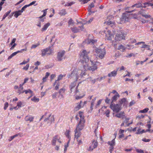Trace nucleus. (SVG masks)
I'll list each match as a JSON object with an SVG mask.
<instances>
[{
  "label": "nucleus",
  "instance_id": "1",
  "mask_svg": "<svg viewBox=\"0 0 153 153\" xmlns=\"http://www.w3.org/2000/svg\"><path fill=\"white\" fill-rule=\"evenodd\" d=\"M91 62V66H89L88 63H86L83 65V67L79 68H75L74 69L71 74V75L68 76L69 78H71L75 81L78 80H80L86 74L85 71L87 70L94 71L97 68L96 62H93L90 60Z\"/></svg>",
  "mask_w": 153,
  "mask_h": 153
},
{
  "label": "nucleus",
  "instance_id": "2",
  "mask_svg": "<svg viewBox=\"0 0 153 153\" xmlns=\"http://www.w3.org/2000/svg\"><path fill=\"white\" fill-rule=\"evenodd\" d=\"M90 53V51H87L85 50H82L80 53V56L82 59L83 65L86 63H88L89 61V57L88 54Z\"/></svg>",
  "mask_w": 153,
  "mask_h": 153
},
{
  "label": "nucleus",
  "instance_id": "3",
  "mask_svg": "<svg viewBox=\"0 0 153 153\" xmlns=\"http://www.w3.org/2000/svg\"><path fill=\"white\" fill-rule=\"evenodd\" d=\"M41 55L43 57L46 55H50L53 53V50L51 47H48L41 50Z\"/></svg>",
  "mask_w": 153,
  "mask_h": 153
},
{
  "label": "nucleus",
  "instance_id": "4",
  "mask_svg": "<svg viewBox=\"0 0 153 153\" xmlns=\"http://www.w3.org/2000/svg\"><path fill=\"white\" fill-rule=\"evenodd\" d=\"M95 50L97 56L100 59H103L106 53L105 49H102L99 48H96Z\"/></svg>",
  "mask_w": 153,
  "mask_h": 153
},
{
  "label": "nucleus",
  "instance_id": "5",
  "mask_svg": "<svg viewBox=\"0 0 153 153\" xmlns=\"http://www.w3.org/2000/svg\"><path fill=\"white\" fill-rule=\"evenodd\" d=\"M115 35V32L113 31L112 32L108 29L107 27L105 28L104 30L103 35H105L106 38H113Z\"/></svg>",
  "mask_w": 153,
  "mask_h": 153
},
{
  "label": "nucleus",
  "instance_id": "6",
  "mask_svg": "<svg viewBox=\"0 0 153 153\" xmlns=\"http://www.w3.org/2000/svg\"><path fill=\"white\" fill-rule=\"evenodd\" d=\"M113 17L112 16H108L106 21L104 22V24H106L107 25H111L112 28H114L115 27V23L113 20Z\"/></svg>",
  "mask_w": 153,
  "mask_h": 153
},
{
  "label": "nucleus",
  "instance_id": "7",
  "mask_svg": "<svg viewBox=\"0 0 153 153\" xmlns=\"http://www.w3.org/2000/svg\"><path fill=\"white\" fill-rule=\"evenodd\" d=\"M111 108L114 112H118L121 110V105L119 104H111L110 106Z\"/></svg>",
  "mask_w": 153,
  "mask_h": 153
},
{
  "label": "nucleus",
  "instance_id": "8",
  "mask_svg": "<svg viewBox=\"0 0 153 153\" xmlns=\"http://www.w3.org/2000/svg\"><path fill=\"white\" fill-rule=\"evenodd\" d=\"M65 53V51H60L57 53V59L58 61H61L65 59L64 56Z\"/></svg>",
  "mask_w": 153,
  "mask_h": 153
},
{
  "label": "nucleus",
  "instance_id": "9",
  "mask_svg": "<svg viewBox=\"0 0 153 153\" xmlns=\"http://www.w3.org/2000/svg\"><path fill=\"white\" fill-rule=\"evenodd\" d=\"M57 142L61 143L62 142L60 140V138L58 135H56L54 136L52 141V144L53 145L56 146Z\"/></svg>",
  "mask_w": 153,
  "mask_h": 153
},
{
  "label": "nucleus",
  "instance_id": "10",
  "mask_svg": "<svg viewBox=\"0 0 153 153\" xmlns=\"http://www.w3.org/2000/svg\"><path fill=\"white\" fill-rule=\"evenodd\" d=\"M97 142L94 140H93L92 143H91V145L88 149V150L89 151H92L94 149L96 148L97 147Z\"/></svg>",
  "mask_w": 153,
  "mask_h": 153
},
{
  "label": "nucleus",
  "instance_id": "11",
  "mask_svg": "<svg viewBox=\"0 0 153 153\" xmlns=\"http://www.w3.org/2000/svg\"><path fill=\"white\" fill-rule=\"evenodd\" d=\"M27 51V48H26L24 49H21L20 51H17L14 52L12 53L10 56H9L8 58V60H9L10 59H11L12 57L16 55V54H17L18 53H22L23 51Z\"/></svg>",
  "mask_w": 153,
  "mask_h": 153
},
{
  "label": "nucleus",
  "instance_id": "12",
  "mask_svg": "<svg viewBox=\"0 0 153 153\" xmlns=\"http://www.w3.org/2000/svg\"><path fill=\"white\" fill-rule=\"evenodd\" d=\"M48 120V123L50 124H51L52 122H54V116L53 115H51V114H50L48 117L45 118L44 120V121L45 122H46Z\"/></svg>",
  "mask_w": 153,
  "mask_h": 153
},
{
  "label": "nucleus",
  "instance_id": "13",
  "mask_svg": "<svg viewBox=\"0 0 153 153\" xmlns=\"http://www.w3.org/2000/svg\"><path fill=\"white\" fill-rule=\"evenodd\" d=\"M145 11L143 9H141L140 11V14H141L143 16L145 17L146 18H150L151 17V16L146 14L145 13Z\"/></svg>",
  "mask_w": 153,
  "mask_h": 153
},
{
  "label": "nucleus",
  "instance_id": "14",
  "mask_svg": "<svg viewBox=\"0 0 153 153\" xmlns=\"http://www.w3.org/2000/svg\"><path fill=\"white\" fill-rule=\"evenodd\" d=\"M84 123H83L82 122H81V121H80L79 123L76 126V130L79 131H80L82 130L84 126Z\"/></svg>",
  "mask_w": 153,
  "mask_h": 153
},
{
  "label": "nucleus",
  "instance_id": "15",
  "mask_svg": "<svg viewBox=\"0 0 153 153\" xmlns=\"http://www.w3.org/2000/svg\"><path fill=\"white\" fill-rule=\"evenodd\" d=\"M145 42H139L136 43V45L142 44V46L141 47V48H146L148 50H150V46L147 45L145 44Z\"/></svg>",
  "mask_w": 153,
  "mask_h": 153
},
{
  "label": "nucleus",
  "instance_id": "16",
  "mask_svg": "<svg viewBox=\"0 0 153 153\" xmlns=\"http://www.w3.org/2000/svg\"><path fill=\"white\" fill-rule=\"evenodd\" d=\"M115 116L117 117L122 119L126 118L125 113L123 111H121L120 113H117L116 114Z\"/></svg>",
  "mask_w": 153,
  "mask_h": 153
},
{
  "label": "nucleus",
  "instance_id": "17",
  "mask_svg": "<svg viewBox=\"0 0 153 153\" xmlns=\"http://www.w3.org/2000/svg\"><path fill=\"white\" fill-rule=\"evenodd\" d=\"M97 41V40L96 39H86L85 41V42L87 44L91 45L95 43Z\"/></svg>",
  "mask_w": 153,
  "mask_h": 153
},
{
  "label": "nucleus",
  "instance_id": "18",
  "mask_svg": "<svg viewBox=\"0 0 153 153\" xmlns=\"http://www.w3.org/2000/svg\"><path fill=\"white\" fill-rule=\"evenodd\" d=\"M127 103L128 102L126 98H123L119 100V104L121 106L122 104L125 105H126Z\"/></svg>",
  "mask_w": 153,
  "mask_h": 153
},
{
  "label": "nucleus",
  "instance_id": "19",
  "mask_svg": "<svg viewBox=\"0 0 153 153\" xmlns=\"http://www.w3.org/2000/svg\"><path fill=\"white\" fill-rule=\"evenodd\" d=\"M34 117L31 116L27 115L26 116L25 118V120L26 121H29L30 122H32L33 121Z\"/></svg>",
  "mask_w": 153,
  "mask_h": 153
},
{
  "label": "nucleus",
  "instance_id": "20",
  "mask_svg": "<svg viewBox=\"0 0 153 153\" xmlns=\"http://www.w3.org/2000/svg\"><path fill=\"white\" fill-rule=\"evenodd\" d=\"M117 71L114 70L108 74V76L109 77H115L117 75Z\"/></svg>",
  "mask_w": 153,
  "mask_h": 153
},
{
  "label": "nucleus",
  "instance_id": "21",
  "mask_svg": "<svg viewBox=\"0 0 153 153\" xmlns=\"http://www.w3.org/2000/svg\"><path fill=\"white\" fill-rule=\"evenodd\" d=\"M81 134L80 131H79L76 130H75L74 138L76 139H78V138L80 137Z\"/></svg>",
  "mask_w": 153,
  "mask_h": 153
},
{
  "label": "nucleus",
  "instance_id": "22",
  "mask_svg": "<svg viewBox=\"0 0 153 153\" xmlns=\"http://www.w3.org/2000/svg\"><path fill=\"white\" fill-rule=\"evenodd\" d=\"M23 85L21 84L19 85V87L18 88V90L17 92V93L19 95L21 93H24Z\"/></svg>",
  "mask_w": 153,
  "mask_h": 153
},
{
  "label": "nucleus",
  "instance_id": "23",
  "mask_svg": "<svg viewBox=\"0 0 153 153\" xmlns=\"http://www.w3.org/2000/svg\"><path fill=\"white\" fill-rule=\"evenodd\" d=\"M50 25V23L48 22L45 24L43 26V27L42 28L41 31L42 32L46 30L49 26Z\"/></svg>",
  "mask_w": 153,
  "mask_h": 153
},
{
  "label": "nucleus",
  "instance_id": "24",
  "mask_svg": "<svg viewBox=\"0 0 153 153\" xmlns=\"http://www.w3.org/2000/svg\"><path fill=\"white\" fill-rule=\"evenodd\" d=\"M96 97H95L91 101V106L90 108L91 111H92L93 109V107L94 105L95 101L96 100Z\"/></svg>",
  "mask_w": 153,
  "mask_h": 153
},
{
  "label": "nucleus",
  "instance_id": "25",
  "mask_svg": "<svg viewBox=\"0 0 153 153\" xmlns=\"http://www.w3.org/2000/svg\"><path fill=\"white\" fill-rule=\"evenodd\" d=\"M79 115L80 118V121H81V122H82L83 123H85V120H84L83 113L82 112H79V114L78 116Z\"/></svg>",
  "mask_w": 153,
  "mask_h": 153
},
{
  "label": "nucleus",
  "instance_id": "26",
  "mask_svg": "<svg viewBox=\"0 0 153 153\" xmlns=\"http://www.w3.org/2000/svg\"><path fill=\"white\" fill-rule=\"evenodd\" d=\"M16 39H13L11 42L10 44V45L12 46V47L10 48V50H13L16 46V44L15 43Z\"/></svg>",
  "mask_w": 153,
  "mask_h": 153
},
{
  "label": "nucleus",
  "instance_id": "27",
  "mask_svg": "<svg viewBox=\"0 0 153 153\" xmlns=\"http://www.w3.org/2000/svg\"><path fill=\"white\" fill-rule=\"evenodd\" d=\"M82 101H80L79 103H77V106L75 108V109L76 111H77L80 109L81 108H82L83 105H82Z\"/></svg>",
  "mask_w": 153,
  "mask_h": 153
},
{
  "label": "nucleus",
  "instance_id": "28",
  "mask_svg": "<svg viewBox=\"0 0 153 153\" xmlns=\"http://www.w3.org/2000/svg\"><path fill=\"white\" fill-rule=\"evenodd\" d=\"M130 19L129 16L128 15H126L125 14H123L122 16V19L124 20L125 21L128 22Z\"/></svg>",
  "mask_w": 153,
  "mask_h": 153
},
{
  "label": "nucleus",
  "instance_id": "29",
  "mask_svg": "<svg viewBox=\"0 0 153 153\" xmlns=\"http://www.w3.org/2000/svg\"><path fill=\"white\" fill-rule=\"evenodd\" d=\"M116 36L119 38H124L125 37L124 34L122 32H120L119 33H117L116 35Z\"/></svg>",
  "mask_w": 153,
  "mask_h": 153
},
{
  "label": "nucleus",
  "instance_id": "30",
  "mask_svg": "<svg viewBox=\"0 0 153 153\" xmlns=\"http://www.w3.org/2000/svg\"><path fill=\"white\" fill-rule=\"evenodd\" d=\"M66 13L67 12H66V10L65 9L61 10L59 13V14L61 16H64L66 14Z\"/></svg>",
  "mask_w": 153,
  "mask_h": 153
},
{
  "label": "nucleus",
  "instance_id": "31",
  "mask_svg": "<svg viewBox=\"0 0 153 153\" xmlns=\"http://www.w3.org/2000/svg\"><path fill=\"white\" fill-rule=\"evenodd\" d=\"M76 85V83L75 82H72L71 83L70 86V90L71 92L73 91V90L74 89V88Z\"/></svg>",
  "mask_w": 153,
  "mask_h": 153
},
{
  "label": "nucleus",
  "instance_id": "32",
  "mask_svg": "<svg viewBox=\"0 0 153 153\" xmlns=\"http://www.w3.org/2000/svg\"><path fill=\"white\" fill-rule=\"evenodd\" d=\"M136 7L137 8H140L141 7H143V5L141 3L139 2L134 4L131 6L132 7Z\"/></svg>",
  "mask_w": 153,
  "mask_h": 153
},
{
  "label": "nucleus",
  "instance_id": "33",
  "mask_svg": "<svg viewBox=\"0 0 153 153\" xmlns=\"http://www.w3.org/2000/svg\"><path fill=\"white\" fill-rule=\"evenodd\" d=\"M15 13L14 16L16 18H17L19 16L22 14V13L19 11H15L13 13V14Z\"/></svg>",
  "mask_w": 153,
  "mask_h": 153
},
{
  "label": "nucleus",
  "instance_id": "34",
  "mask_svg": "<svg viewBox=\"0 0 153 153\" xmlns=\"http://www.w3.org/2000/svg\"><path fill=\"white\" fill-rule=\"evenodd\" d=\"M70 131L69 130H67L65 132V135H66L67 137L69 140H71V137L69 135Z\"/></svg>",
  "mask_w": 153,
  "mask_h": 153
},
{
  "label": "nucleus",
  "instance_id": "35",
  "mask_svg": "<svg viewBox=\"0 0 153 153\" xmlns=\"http://www.w3.org/2000/svg\"><path fill=\"white\" fill-rule=\"evenodd\" d=\"M126 48L123 46L122 45H120L118 48V49L120 50L121 51L124 52Z\"/></svg>",
  "mask_w": 153,
  "mask_h": 153
},
{
  "label": "nucleus",
  "instance_id": "36",
  "mask_svg": "<svg viewBox=\"0 0 153 153\" xmlns=\"http://www.w3.org/2000/svg\"><path fill=\"white\" fill-rule=\"evenodd\" d=\"M108 143L109 145L111 146H114L115 144V139H113L111 141L108 142Z\"/></svg>",
  "mask_w": 153,
  "mask_h": 153
},
{
  "label": "nucleus",
  "instance_id": "37",
  "mask_svg": "<svg viewBox=\"0 0 153 153\" xmlns=\"http://www.w3.org/2000/svg\"><path fill=\"white\" fill-rule=\"evenodd\" d=\"M126 119L124 121V122L125 123V126H128L130 124L132 123V122L131 123H128V122L129 120L130 119L129 118H126Z\"/></svg>",
  "mask_w": 153,
  "mask_h": 153
},
{
  "label": "nucleus",
  "instance_id": "38",
  "mask_svg": "<svg viewBox=\"0 0 153 153\" xmlns=\"http://www.w3.org/2000/svg\"><path fill=\"white\" fill-rule=\"evenodd\" d=\"M48 9H45L44 10H43L42 11L43 12V14L41 16H40L39 17H37V18H43L45 16H46L47 14V10Z\"/></svg>",
  "mask_w": 153,
  "mask_h": 153
},
{
  "label": "nucleus",
  "instance_id": "39",
  "mask_svg": "<svg viewBox=\"0 0 153 153\" xmlns=\"http://www.w3.org/2000/svg\"><path fill=\"white\" fill-rule=\"evenodd\" d=\"M120 97V95L118 94V93H117V94L114 96L112 98V101H115L117 100L118 98H119Z\"/></svg>",
  "mask_w": 153,
  "mask_h": 153
},
{
  "label": "nucleus",
  "instance_id": "40",
  "mask_svg": "<svg viewBox=\"0 0 153 153\" xmlns=\"http://www.w3.org/2000/svg\"><path fill=\"white\" fill-rule=\"evenodd\" d=\"M70 140H68V141L67 143H66V144H65V146H64L65 148H64V152H65L67 150V148L69 146V143L70 141Z\"/></svg>",
  "mask_w": 153,
  "mask_h": 153
},
{
  "label": "nucleus",
  "instance_id": "41",
  "mask_svg": "<svg viewBox=\"0 0 153 153\" xmlns=\"http://www.w3.org/2000/svg\"><path fill=\"white\" fill-rule=\"evenodd\" d=\"M65 89L64 88H62L60 89L59 91V93L60 95H61L63 97V96L62 95V94L65 93Z\"/></svg>",
  "mask_w": 153,
  "mask_h": 153
},
{
  "label": "nucleus",
  "instance_id": "42",
  "mask_svg": "<svg viewBox=\"0 0 153 153\" xmlns=\"http://www.w3.org/2000/svg\"><path fill=\"white\" fill-rule=\"evenodd\" d=\"M11 12V10H10L7 12L3 16L2 18V20L4 19L9 15Z\"/></svg>",
  "mask_w": 153,
  "mask_h": 153
},
{
  "label": "nucleus",
  "instance_id": "43",
  "mask_svg": "<svg viewBox=\"0 0 153 153\" xmlns=\"http://www.w3.org/2000/svg\"><path fill=\"white\" fill-rule=\"evenodd\" d=\"M85 95V92H83V95L82 96H77L76 95V100H78L84 97Z\"/></svg>",
  "mask_w": 153,
  "mask_h": 153
},
{
  "label": "nucleus",
  "instance_id": "44",
  "mask_svg": "<svg viewBox=\"0 0 153 153\" xmlns=\"http://www.w3.org/2000/svg\"><path fill=\"white\" fill-rule=\"evenodd\" d=\"M17 105L18 108L21 107L24 105L23 103L20 101H19L17 102Z\"/></svg>",
  "mask_w": 153,
  "mask_h": 153
},
{
  "label": "nucleus",
  "instance_id": "45",
  "mask_svg": "<svg viewBox=\"0 0 153 153\" xmlns=\"http://www.w3.org/2000/svg\"><path fill=\"white\" fill-rule=\"evenodd\" d=\"M94 5L93 3H91L88 6V11L90 12H91V9L92 8L94 7Z\"/></svg>",
  "mask_w": 153,
  "mask_h": 153
},
{
  "label": "nucleus",
  "instance_id": "46",
  "mask_svg": "<svg viewBox=\"0 0 153 153\" xmlns=\"http://www.w3.org/2000/svg\"><path fill=\"white\" fill-rule=\"evenodd\" d=\"M102 100H100L97 101V103L96 104V105L95 106V108H97L101 104Z\"/></svg>",
  "mask_w": 153,
  "mask_h": 153
},
{
  "label": "nucleus",
  "instance_id": "47",
  "mask_svg": "<svg viewBox=\"0 0 153 153\" xmlns=\"http://www.w3.org/2000/svg\"><path fill=\"white\" fill-rule=\"evenodd\" d=\"M31 100L35 102H38L39 101V98L34 97L31 99Z\"/></svg>",
  "mask_w": 153,
  "mask_h": 153
},
{
  "label": "nucleus",
  "instance_id": "48",
  "mask_svg": "<svg viewBox=\"0 0 153 153\" xmlns=\"http://www.w3.org/2000/svg\"><path fill=\"white\" fill-rule=\"evenodd\" d=\"M88 79H89V81L91 82V83L93 84H94L96 81V79H94L91 77H89Z\"/></svg>",
  "mask_w": 153,
  "mask_h": 153
},
{
  "label": "nucleus",
  "instance_id": "49",
  "mask_svg": "<svg viewBox=\"0 0 153 153\" xmlns=\"http://www.w3.org/2000/svg\"><path fill=\"white\" fill-rule=\"evenodd\" d=\"M71 30L72 32L74 33H77L79 32V30L76 27H74L72 28Z\"/></svg>",
  "mask_w": 153,
  "mask_h": 153
},
{
  "label": "nucleus",
  "instance_id": "50",
  "mask_svg": "<svg viewBox=\"0 0 153 153\" xmlns=\"http://www.w3.org/2000/svg\"><path fill=\"white\" fill-rule=\"evenodd\" d=\"M149 110V109L148 108H146L143 110H140L139 111L140 113H145L147 112L148 110Z\"/></svg>",
  "mask_w": 153,
  "mask_h": 153
},
{
  "label": "nucleus",
  "instance_id": "51",
  "mask_svg": "<svg viewBox=\"0 0 153 153\" xmlns=\"http://www.w3.org/2000/svg\"><path fill=\"white\" fill-rule=\"evenodd\" d=\"M24 92H25V94H27L28 93H30L31 94H32L33 93L32 91L30 89H28L27 90H24Z\"/></svg>",
  "mask_w": 153,
  "mask_h": 153
},
{
  "label": "nucleus",
  "instance_id": "52",
  "mask_svg": "<svg viewBox=\"0 0 153 153\" xmlns=\"http://www.w3.org/2000/svg\"><path fill=\"white\" fill-rule=\"evenodd\" d=\"M75 3L74 2H68L66 4H65L64 6H71L72 5L74 4Z\"/></svg>",
  "mask_w": 153,
  "mask_h": 153
},
{
  "label": "nucleus",
  "instance_id": "53",
  "mask_svg": "<svg viewBox=\"0 0 153 153\" xmlns=\"http://www.w3.org/2000/svg\"><path fill=\"white\" fill-rule=\"evenodd\" d=\"M39 45H40V43H39V42H38V43H37V44H34V45H33L32 46H31V49L35 48L36 47H37Z\"/></svg>",
  "mask_w": 153,
  "mask_h": 153
},
{
  "label": "nucleus",
  "instance_id": "54",
  "mask_svg": "<svg viewBox=\"0 0 153 153\" xmlns=\"http://www.w3.org/2000/svg\"><path fill=\"white\" fill-rule=\"evenodd\" d=\"M29 60H30V59L29 58H28L27 59V61H25V60H24L22 62H21V63L20 64V65H25L26 63H28V62H29Z\"/></svg>",
  "mask_w": 153,
  "mask_h": 153
},
{
  "label": "nucleus",
  "instance_id": "55",
  "mask_svg": "<svg viewBox=\"0 0 153 153\" xmlns=\"http://www.w3.org/2000/svg\"><path fill=\"white\" fill-rule=\"evenodd\" d=\"M57 94L58 93L57 92H55L53 93L52 95V98L53 99L56 98V96H57Z\"/></svg>",
  "mask_w": 153,
  "mask_h": 153
},
{
  "label": "nucleus",
  "instance_id": "56",
  "mask_svg": "<svg viewBox=\"0 0 153 153\" xmlns=\"http://www.w3.org/2000/svg\"><path fill=\"white\" fill-rule=\"evenodd\" d=\"M27 7H28L27 5H26L23 7L20 10H19L22 13L25 10V9Z\"/></svg>",
  "mask_w": 153,
  "mask_h": 153
},
{
  "label": "nucleus",
  "instance_id": "57",
  "mask_svg": "<svg viewBox=\"0 0 153 153\" xmlns=\"http://www.w3.org/2000/svg\"><path fill=\"white\" fill-rule=\"evenodd\" d=\"M143 4L145 5H147V6H151L152 7L153 6V4H152V3H147V2L144 3H143Z\"/></svg>",
  "mask_w": 153,
  "mask_h": 153
},
{
  "label": "nucleus",
  "instance_id": "58",
  "mask_svg": "<svg viewBox=\"0 0 153 153\" xmlns=\"http://www.w3.org/2000/svg\"><path fill=\"white\" fill-rule=\"evenodd\" d=\"M46 42V39H44L43 40H42L39 43H40V45H43Z\"/></svg>",
  "mask_w": 153,
  "mask_h": 153
},
{
  "label": "nucleus",
  "instance_id": "59",
  "mask_svg": "<svg viewBox=\"0 0 153 153\" xmlns=\"http://www.w3.org/2000/svg\"><path fill=\"white\" fill-rule=\"evenodd\" d=\"M8 103L7 102H6L4 104V109L5 110L7 109V108L8 107Z\"/></svg>",
  "mask_w": 153,
  "mask_h": 153
},
{
  "label": "nucleus",
  "instance_id": "60",
  "mask_svg": "<svg viewBox=\"0 0 153 153\" xmlns=\"http://www.w3.org/2000/svg\"><path fill=\"white\" fill-rule=\"evenodd\" d=\"M56 39H51L50 42L51 45H53Z\"/></svg>",
  "mask_w": 153,
  "mask_h": 153
},
{
  "label": "nucleus",
  "instance_id": "61",
  "mask_svg": "<svg viewBox=\"0 0 153 153\" xmlns=\"http://www.w3.org/2000/svg\"><path fill=\"white\" fill-rule=\"evenodd\" d=\"M136 151L139 153H143V150L140 149H136Z\"/></svg>",
  "mask_w": 153,
  "mask_h": 153
},
{
  "label": "nucleus",
  "instance_id": "62",
  "mask_svg": "<svg viewBox=\"0 0 153 153\" xmlns=\"http://www.w3.org/2000/svg\"><path fill=\"white\" fill-rule=\"evenodd\" d=\"M76 140L78 142V145H80L82 143V141L81 140H79L78 139H76Z\"/></svg>",
  "mask_w": 153,
  "mask_h": 153
},
{
  "label": "nucleus",
  "instance_id": "63",
  "mask_svg": "<svg viewBox=\"0 0 153 153\" xmlns=\"http://www.w3.org/2000/svg\"><path fill=\"white\" fill-rule=\"evenodd\" d=\"M29 67V64H27L26 65V66L25 67H23V70H27L28 69Z\"/></svg>",
  "mask_w": 153,
  "mask_h": 153
},
{
  "label": "nucleus",
  "instance_id": "64",
  "mask_svg": "<svg viewBox=\"0 0 153 153\" xmlns=\"http://www.w3.org/2000/svg\"><path fill=\"white\" fill-rule=\"evenodd\" d=\"M59 83H57L56 84V85L55 87V88H54L55 90H57L59 88Z\"/></svg>",
  "mask_w": 153,
  "mask_h": 153
}]
</instances>
